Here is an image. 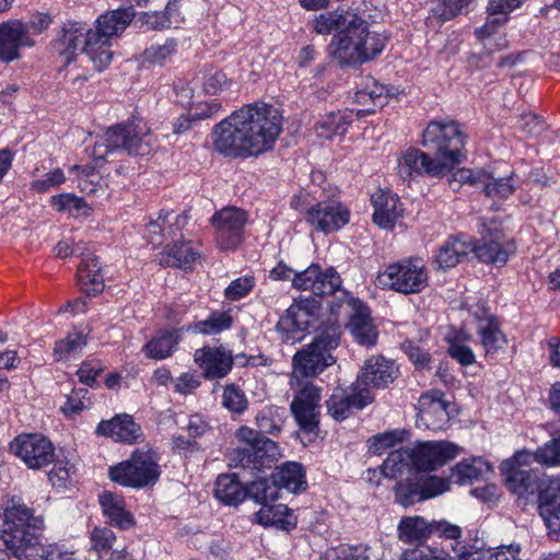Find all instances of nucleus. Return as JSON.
<instances>
[{"label": "nucleus", "instance_id": "nucleus-1", "mask_svg": "<svg viewBox=\"0 0 560 560\" xmlns=\"http://www.w3.org/2000/svg\"><path fill=\"white\" fill-rule=\"evenodd\" d=\"M281 131L280 110L256 102L242 106L217 124L212 141L215 151L224 156L249 158L272 149Z\"/></svg>", "mask_w": 560, "mask_h": 560}, {"label": "nucleus", "instance_id": "nucleus-2", "mask_svg": "<svg viewBox=\"0 0 560 560\" xmlns=\"http://www.w3.org/2000/svg\"><path fill=\"white\" fill-rule=\"evenodd\" d=\"M387 39L386 35L371 31L368 22L357 15L354 23L334 35L328 49L340 66H359L380 55Z\"/></svg>", "mask_w": 560, "mask_h": 560}, {"label": "nucleus", "instance_id": "nucleus-3", "mask_svg": "<svg viewBox=\"0 0 560 560\" xmlns=\"http://www.w3.org/2000/svg\"><path fill=\"white\" fill-rule=\"evenodd\" d=\"M45 527L43 516H35L20 499H12L3 511L1 538L18 560L27 559L39 544V532Z\"/></svg>", "mask_w": 560, "mask_h": 560}, {"label": "nucleus", "instance_id": "nucleus-4", "mask_svg": "<svg viewBox=\"0 0 560 560\" xmlns=\"http://www.w3.org/2000/svg\"><path fill=\"white\" fill-rule=\"evenodd\" d=\"M154 147L155 139L145 124H118L97 138L91 156L97 165L110 154L149 155Z\"/></svg>", "mask_w": 560, "mask_h": 560}, {"label": "nucleus", "instance_id": "nucleus-5", "mask_svg": "<svg viewBox=\"0 0 560 560\" xmlns=\"http://www.w3.org/2000/svg\"><path fill=\"white\" fill-rule=\"evenodd\" d=\"M340 330L337 326H330L318 334L314 340L302 350L298 351L293 359V371L290 377V386L303 377H315L328 366L335 364L336 359L331 351L339 345Z\"/></svg>", "mask_w": 560, "mask_h": 560}, {"label": "nucleus", "instance_id": "nucleus-6", "mask_svg": "<svg viewBox=\"0 0 560 560\" xmlns=\"http://www.w3.org/2000/svg\"><path fill=\"white\" fill-rule=\"evenodd\" d=\"M421 144L451 172L464 158L465 136L453 120H432L422 132Z\"/></svg>", "mask_w": 560, "mask_h": 560}, {"label": "nucleus", "instance_id": "nucleus-7", "mask_svg": "<svg viewBox=\"0 0 560 560\" xmlns=\"http://www.w3.org/2000/svg\"><path fill=\"white\" fill-rule=\"evenodd\" d=\"M429 275L420 258H405L389 264L378 272L376 285L383 290H393L402 294H416L427 288Z\"/></svg>", "mask_w": 560, "mask_h": 560}, {"label": "nucleus", "instance_id": "nucleus-8", "mask_svg": "<svg viewBox=\"0 0 560 560\" xmlns=\"http://www.w3.org/2000/svg\"><path fill=\"white\" fill-rule=\"evenodd\" d=\"M110 479L124 487L144 488L160 477L159 458L151 450H135L131 456L109 468Z\"/></svg>", "mask_w": 560, "mask_h": 560}, {"label": "nucleus", "instance_id": "nucleus-9", "mask_svg": "<svg viewBox=\"0 0 560 560\" xmlns=\"http://www.w3.org/2000/svg\"><path fill=\"white\" fill-rule=\"evenodd\" d=\"M235 436L245 444L240 451V462L245 469L261 471L270 468L281 457L280 447L276 442L249 427L242 425Z\"/></svg>", "mask_w": 560, "mask_h": 560}, {"label": "nucleus", "instance_id": "nucleus-10", "mask_svg": "<svg viewBox=\"0 0 560 560\" xmlns=\"http://www.w3.org/2000/svg\"><path fill=\"white\" fill-rule=\"evenodd\" d=\"M303 194L292 198L294 209L306 212V221L315 230L323 233H332L342 229L350 220V211L338 200H323L307 208L301 203Z\"/></svg>", "mask_w": 560, "mask_h": 560}, {"label": "nucleus", "instance_id": "nucleus-11", "mask_svg": "<svg viewBox=\"0 0 560 560\" xmlns=\"http://www.w3.org/2000/svg\"><path fill=\"white\" fill-rule=\"evenodd\" d=\"M318 302L315 299L295 300L280 317L277 331L282 341L295 343L304 332L315 324L318 315Z\"/></svg>", "mask_w": 560, "mask_h": 560}, {"label": "nucleus", "instance_id": "nucleus-12", "mask_svg": "<svg viewBox=\"0 0 560 560\" xmlns=\"http://www.w3.org/2000/svg\"><path fill=\"white\" fill-rule=\"evenodd\" d=\"M90 31L92 30L78 23L69 24L56 43V49L65 57L67 63L74 59L78 51L84 52L95 69L101 71L109 65L113 54H107L105 50L100 51L97 45H93L94 54H91L89 51Z\"/></svg>", "mask_w": 560, "mask_h": 560}, {"label": "nucleus", "instance_id": "nucleus-13", "mask_svg": "<svg viewBox=\"0 0 560 560\" xmlns=\"http://www.w3.org/2000/svg\"><path fill=\"white\" fill-rule=\"evenodd\" d=\"M291 388L294 395L290 409L299 428L307 433L316 432L320 418L322 387L298 381Z\"/></svg>", "mask_w": 560, "mask_h": 560}, {"label": "nucleus", "instance_id": "nucleus-14", "mask_svg": "<svg viewBox=\"0 0 560 560\" xmlns=\"http://www.w3.org/2000/svg\"><path fill=\"white\" fill-rule=\"evenodd\" d=\"M248 214L236 207H224L217 211L211 223L215 231V243L221 250L237 248L244 240Z\"/></svg>", "mask_w": 560, "mask_h": 560}, {"label": "nucleus", "instance_id": "nucleus-15", "mask_svg": "<svg viewBox=\"0 0 560 560\" xmlns=\"http://www.w3.org/2000/svg\"><path fill=\"white\" fill-rule=\"evenodd\" d=\"M136 16L135 9L130 5L108 11L96 20V28L90 31L89 51L94 54L93 45H97L100 51L112 54L110 39L119 36Z\"/></svg>", "mask_w": 560, "mask_h": 560}, {"label": "nucleus", "instance_id": "nucleus-16", "mask_svg": "<svg viewBox=\"0 0 560 560\" xmlns=\"http://www.w3.org/2000/svg\"><path fill=\"white\" fill-rule=\"evenodd\" d=\"M448 490V482L438 476H420L416 474L395 487L396 501L407 508L415 502L425 501L441 495Z\"/></svg>", "mask_w": 560, "mask_h": 560}, {"label": "nucleus", "instance_id": "nucleus-17", "mask_svg": "<svg viewBox=\"0 0 560 560\" xmlns=\"http://www.w3.org/2000/svg\"><path fill=\"white\" fill-rule=\"evenodd\" d=\"M412 463L417 474L420 471H433L454 459L459 447L445 441L422 442L409 447Z\"/></svg>", "mask_w": 560, "mask_h": 560}, {"label": "nucleus", "instance_id": "nucleus-18", "mask_svg": "<svg viewBox=\"0 0 560 560\" xmlns=\"http://www.w3.org/2000/svg\"><path fill=\"white\" fill-rule=\"evenodd\" d=\"M188 222L185 213L175 214L172 211L162 210L156 218H151L145 225V237L153 246H164L170 242H176L177 236L183 237L182 232Z\"/></svg>", "mask_w": 560, "mask_h": 560}, {"label": "nucleus", "instance_id": "nucleus-19", "mask_svg": "<svg viewBox=\"0 0 560 560\" xmlns=\"http://www.w3.org/2000/svg\"><path fill=\"white\" fill-rule=\"evenodd\" d=\"M450 402L440 390H428L418 400L417 427L443 430L450 420Z\"/></svg>", "mask_w": 560, "mask_h": 560}, {"label": "nucleus", "instance_id": "nucleus-20", "mask_svg": "<svg viewBox=\"0 0 560 560\" xmlns=\"http://www.w3.org/2000/svg\"><path fill=\"white\" fill-rule=\"evenodd\" d=\"M447 173L450 172L445 164L416 148L407 149L397 160V174L404 180L410 179L413 175L441 177Z\"/></svg>", "mask_w": 560, "mask_h": 560}, {"label": "nucleus", "instance_id": "nucleus-21", "mask_svg": "<svg viewBox=\"0 0 560 560\" xmlns=\"http://www.w3.org/2000/svg\"><path fill=\"white\" fill-rule=\"evenodd\" d=\"M374 399L372 392L354 383L346 390L341 388L335 389L329 399L326 401L328 413L338 421L345 420L353 410L363 409Z\"/></svg>", "mask_w": 560, "mask_h": 560}, {"label": "nucleus", "instance_id": "nucleus-22", "mask_svg": "<svg viewBox=\"0 0 560 560\" xmlns=\"http://www.w3.org/2000/svg\"><path fill=\"white\" fill-rule=\"evenodd\" d=\"M28 26L20 20L0 23V61L10 63L21 58V50L32 47Z\"/></svg>", "mask_w": 560, "mask_h": 560}, {"label": "nucleus", "instance_id": "nucleus-23", "mask_svg": "<svg viewBox=\"0 0 560 560\" xmlns=\"http://www.w3.org/2000/svg\"><path fill=\"white\" fill-rule=\"evenodd\" d=\"M11 448L31 469L40 468L54 458L52 444L39 434L20 435L11 444Z\"/></svg>", "mask_w": 560, "mask_h": 560}, {"label": "nucleus", "instance_id": "nucleus-24", "mask_svg": "<svg viewBox=\"0 0 560 560\" xmlns=\"http://www.w3.org/2000/svg\"><path fill=\"white\" fill-rule=\"evenodd\" d=\"M398 375V368L395 362L384 355H372L368 358L358 375L355 385L359 388L366 387L385 388L392 384Z\"/></svg>", "mask_w": 560, "mask_h": 560}, {"label": "nucleus", "instance_id": "nucleus-25", "mask_svg": "<svg viewBox=\"0 0 560 560\" xmlns=\"http://www.w3.org/2000/svg\"><path fill=\"white\" fill-rule=\"evenodd\" d=\"M480 233L483 242L481 244L472 243V252L477 258L485 264L504 266L516 250L514 242L501 234L487 240V237H491V229L486 223L481 225Z\"/></svg>", "mask_w": 560, "mask_h": 560}, {"label": "nucleus", "instance_id": "nucleus-26", "mask_svg": "<svg viewBox=\"0 0 560 560\" xmlns=\"http://www.w3.org/2000/svg\"><path fill=\"white\" fill-rule=\"evenodd\" d=\"M349 310L350 322L349 330L353 338L363 346H374L377 341L378 332L372 323L370 310L361 300L351 298L345 302Z\"/></svg>", "mask_w": 560, "mask_h": 560}, {"label": "nucleus", "instance_id": "nucleus-27", "mask_svg": "<svg viewBox=\"0 0 560 560\" xmlns=\"http://www.w3.org/2000/svg\"><path fill=\"white\" fill-rule=\"evenodd\" d=\"M100 436L109 438L115 442L136 444L143 441V432L128 413H119L109 420H102L95 430Z\"/></svg>", "mask_w": 560, "mask_h": 560}, {"label": "nucleus", "instance_id": "nucleus-28", "mask_svg": "<svg viewBox=\"0 0 560 560\" xmlns=\"http://www.w3.org/2000/svg\"><path fill=\"white\" fill-rule=\"evenodd\" d=\"M194 361L208 380L223 378L233 366V357L223 347H203L194 353Z\"/></svg>", "mask_w": 560, "mask_h": 560}, {"label": "nucleus", "instance_id": "nucleus-29", "mask_svg": "<svg viewBox=\"0 0 560 560\" xmlns=\"http://www.w3.org/2000/svg\"><path fill=\"white\" fill-rule=\"evenodd\" d=\"M471 313L478 322L477 334L486 355H493L503 350L508 339L499 328L497 318L492 316L485 305L478 306Z\"/></svg>", "mask_w": 560, "mask_h": 560}, {"label": "nucleus", "instance_id": "nucleus-30", "mask_svg": "<svg viewBox=\"0 0 560 560\" xmlns=\"http://www.w3.org/2000/svg\"><path fill=\"white\" fill-rule=\"evenodd\" d=\"M506 22L505 15L488 13L485 24L475 30L476 38L487 52L494 54L509 47V42L501 32Z\"/></svg>", "mask_w": 560, "mask_h": 560}, {"label": "nucleus", "instance_id": "nucleus-31", "mask_svg": "<svg viewBox=\"0 0 560 560\" xmlns=\"http://www.w3.org/2000/svg\"><path fill=\"white\" fill-rule=\"evenodd\" d=\"M372 202L374 223L382 229L392 230L402 213L397 195L380 190L372 196Z\"/></svg>", "mask_w": 560, "mask_h": 560}, {"label": "nucleus", "instance_id": "nucleus-32", "mask_svg": "<svg viewBox=\"0 0 560 560\" xmlns=\"http://www.w3.org/2000/svg\"><path fill=\"white\" fill-rule=\"evenodd\" d=\"M200 258L199 252L190 242H184V236H177L176 242H170L163 252L159 254L160 265L191 269Z\"/></svg>", "mask_w": 560, "mask_h": 560}, {"label": "nucleus", "instance_id": "nucleus-33", "mask_svg": "<svg viewBox=\"0 0 560 560\" xmlns=\"http://www.w3.org/2000/svg\"><path fill=\"white\" fill-rule=\"evenodd\" d=\"M98 503L103 515L110 525L120 529H128L133 526V516L126 510L125 500L120 495L109 491H102L98 494Z\"/></svg>", "mask_w": 560, "mask_h": 560}, {"label": "nucleus", "instance_id": "nucleus-34", "mask_svg": "<svg viewBox=\"0 0 560 560\" xmlns=\"http://www.w3.org/2000/svg\"><path fill=\"white\" fill-rule=\"evenodd\" d=\"M78 281L88 295H97L104 290V276L97 257L86 255L78 268Z\"/></svg>", "mask_w": 560, "mask_h": 560}, {"label": "nucleus", "instance_id": "nucleus-35", "mask_svg": "<svg viewBox=\"0 0 560 560\" xmlns=\"http://www.w3.org/2000/svg\"><path fill=\"white\" fill-rule=\"evenodd\" d=\"M272 479L279 490L285 489L291 493H299L306 489V475L303 466L296 462H288L277 468Z\"/></svg>", "mask_w": 560, "mask_h": 560}, {"label": "nucleus", "instance_id": "nucleus-36", "mask_svg": "<svg viewBox=\"0 0 560 560\" xmlns=\"http://www.w3.org/2000/svg\"><path fill=\"white\" fill-rule=\"evenodd\" d=\"M381 469L385 477L400 479L399 481H405L417 474L409 447L390 452Z\"/></svg>", "mask_w": 560, "mask_h": 560}, {"label": "nucleus", "instance_id": "nucleus-37", "mask_svg": "<svg viewBox=\"0 0 560 560\" xmlns=\"http://www.w3.org/2000/svg\"><path fill=\"white\" fill-rule=\"evenodd\" d=\"M472 243L468 238L452 237L440 247L435 261L442 269L453 268L472 253Z\"/></svg>", "mask_w": 560, "mask_h": 560}, {"label": "nucleus", "instance_id": "nucleus-38", "mask_svg": "<svg viewBox=\"0 0 560 560\" xmlns=\"http://www.w3.org/2000/svg\"><path fill=\"white\" fill-rule=\"evenodd\" d=\"M256 520L264 526L290 530L296 525L292 510L284 504H264L256 513Z\"/></svg>", "mask_w": 560, "mask_h": 560}, {"label": "nucleus", "instance_id": "nucleus-39", "mask_svg": "<svg viewBox=\"0 0 560 560\" xmlns=\"http://www.w3.org/2000/svg\"><path fill=\"white\" fill-rule=\"evenodd\" d=\"M491 471L490 464L482 457H469L457 463L451 472V478L459 485H468L482 479Z\"/></svg>", "mask_w": 560, "mask_h": 560}, {"label": "nucleus", "instance_id": "nucleus-40", "mask_svg": "<svg viewBox=\"0 0 560 560\" xmlns=\"http://www.w3.org/2000/svg\"><path fill=\"white\" fill-rule=\"evenodd\" d=\"M353 115L352 109H343L323 116L316 124L317 136L330 140L336 136L345 135L353 120Z\"/></svg>", "mask_w": 560, "mask_h": 560}, {"label": "nucleus", "instance_id": "nucleus-41", "mask_svg": "<svg viewBox=\"0 0 560 560\" xmlns=\"http://www.w3.org/2000/svg\"><path fill=\"white\" fill-rule=\"evenodd\" d=\"M179 342L178 330H166L153 337L142 348L145 357L152 360H164L171 357Z\"/></svg>", "mask_w": 560, "mask_h": 560}, {"label": "nucleus", "instance_id": "nucleus-42", "mask_svg": "<svg viewBox=\"0 0 560 560\" xmlns=\"http://www.w3.org/2000/svg\"><path fill=\"white\" fill-rule=\"evenodd\" d=\"M357 15L352 11L322 13L314 20V30L323 35L330 34L331 32L340 34L346 27H349L357 21Z\"/></svg>", "mask_w": 560, "mask_h": 560}, {"label": "nucleus", "instance_id": "nucleus-43", "mask_svg": "<svg viewBox=\"0 0 560 560\" xmlns=\"http://www.w3.org/2000/svg\"><path fill=\"white\" fill-rule=\"evenodd\" d=\"M214 497L225 505H237L246 498V490L235 475H220L215 482Z\"/></svg>", "mask_w": 560, "mask_h": 560}, {"label": "nucleus", "instance_id": "nucleus-44", "mask_svg": "<svg viewBox=\"0 0 560 560\" xmlns=\"http://www.w3.org/2000/svg\"><path fill=\"white\" fill-rule=\"evenodd\" d=\"M430 536V522L422 516H406L398 524V537L404 542H418Z\"/></svg>", "mask_w": 560, "mask_h": 560}, {"label": "nucleus", "instance_id": "nucleus-45", "mask_svg": "<svg viewBox=\"0 0 560 560\" xmlns=\"http://www.w3.org/2000/svg\"><path fill=\"white\" fill-rule=\"evenodd\" d=\"M486 179L481 183V188L487 197L491 199H506L515 191L517 179L512 173L508 177H494L485 171Z\"/></svg>", "mask_w": 560, "mask_h": 560}, {"label": "nucleus", "instance_id": "nucleus-46", "mask_svg": "<svg viewBox=\"0 0 560 560\" xmlns=\"http://www.w3.org/2000/svg\"><path fill=\"white\" fill-rule=\"evenodd\" d=\"M196 81L208 95L220 94L231 85V81L226 78L225 73L214 68L200 71L196 77Z\"/></svg>", "mask_w": 560, "mask_h": 560}, {"label": "nucleus", "instance_id": "nucleus-47", "mask_svg": "<svg viewBox=\"0 0 560 560\" xmlns=\"http://www.w3.org/2000/svg\"><path fill=\"white\" fill-rule=\"evenodd\" d=\"M232 323L229 312H213L208 318L195 323L191 330L202 335H217L229 329Z\"/></svg>", "mask_w": 560, "mask_h": 560}, {"label": "nucleus", "instance_id": "nucleus-48", "mask_svg": "<svg viewBox=\"0 0 560 560\" xmlns=\"http://www.w3.org/2000/svg\"><path fill=\"white\" fill-rule=\"evenodd\" d=\"M255 422L260 431L259 433H278L283 425V409L276 406H266L256 415Z\"/></svg>", "mask_w": 560, "mask_h": 560}, {"label": "nucleus", "instance_id": "nucleus-49", "mask_svg": "<svg viewBox=\"0 0 560 560\" xmlns=\"http://www.w3.org/2000/svg\"><path fill=\"white\" fill-rule=\"evenodd\" d=\"M246 490V494L253 498L257 503L268 504L275 502L279 498V488L275 480L258 478L252 481Z\"/></svg>", "mask_w": 560, "mask_h": 560}, {"label": "nucleus", "instance_id": "nucleus-50", "mask_svg": "<svg viewBox=\"0 0 560 560\" xmlns=\"http://www.w3.org/2000/svg\"><path fill=\"white\" fill-rule=\"evenodd\" d=\"M86 345L85 336L79 331L70 332L66 339L56 342L54 355L57 361L67 360L79 353Z\"/></svg>", "mask_w": 560, "mask_h": 560}, {"label": "nucleus", "instance_id": "nucleus-51", "mask_svg": "<svg viewBox=\"0 0 560 560\" xmlns=\"http://www.w3.org/2000/svg\"><path fill=\"white\" fill-rule=\"evenodd\" d=\"M50 203L57 211H68L73 215L90 214V208L84 199L73 194H59L52 196Z\"/></svg>", "mask_w": 560, "mask_h": 560}, {"label": "nucleus", "instance_id": "nucleus-52", "mask_svg": "<svg viewBox=\"0 0 560 560\" xmlns=\"http://www.w3.org/2000/svg\"><path fill=\"white\" fill-rule=\"evenodd\" d=\"M176 15V2L170 1L166 4L165 12H143L140 14L139 20L143 25L152 30H161L170 27Z\"/></svg>", "mask_w": 560, "mask_h": 560}, {"label": "nucleus", "instance_id": "nucleus-53", "mask_svg": "<svg viewBox=\"0 0 560 560\" xmlns=\"http://www.w3.org/2000/svg\"><path fill=\"white\" fill-rule=\"evenodd\" d=\"M404 439V431L393 430L376 434L368 441L369 452L380 456L388 448L396 446Z\"/></svg>", "mask_w": 560, "mask_h": 560}, {"label": "nucleus", "instance_id": "nucleus-54", "mask_svg": "<svg viewBox=\"0 0 560 560\" xmlns=\"http://www.w3.org/2000/svg\"><path fill=\"white\" fill-rule=\"evenodd\" d=\"M329 560H377V556L366 545L340 546L331 555Z\"/></svg>", "mask_w": 560, "mask_h": 560}, {"label": "nucleus", "instance_id": "nucleus-55", "mask_svg": "<svg viewBox=\"0 0 560 560\" xmlns=\"http://www.w3.org/2000/svg\"><path fill=\"white\" fill-rule=\"evenodd\" d=\"M92 400L89 396L86 388L73 389L67 397L65 405L61 407V411L66 417H73L81 413L83 410L90 409Z\"/></svg>", "mask_w": 560, "mask_h": 560}, {"label": "nucleus", "instance_id": "nucleus-56", "mask_svg": "<svg viewBox=\"0 0 560 560\" xmlns=\"http://www.w3.org/2000/svg\"><path fill=\"white\" fill-rule=\"evenodd\" d=\"M430 535H436L440 538L453 540L455 544L452 545V548L454 552H457V548L460 546L463 530L456 524L446 520H440L430 522Z\"/></svg>", "mask_w": 560, "mask_h": 560}, {"label": "nucleus", "instance_id": "nucleus-57", "mask_svg": "<svg viewBox=\"0 0 560 560\" xmlns=\"http://www.w3.org/2000/svg\"><path fill=\"white\" fill-rule=\"evenodd\" d=\"M222 405L229 411L241 415L247 409L248 400L245 393L238 386L229 384L223 392Z\"/></svg>", "mask_w": 560, "mask_h": 560}, {"label": "nucleus", "instance_id": "nucleus-58", "mask_svg": "<svg viewBox=\"0 0 560 560\" xmlns=\"http://www.w3.org/2000/svg\"><path fill=\"white\" fill-rule=\"evenodd\" d=\"M536 463L546 467H560V435L552 438L535 451Z\"/></svg>", "mask_w": 560, "mask_h": 560}, {"label": "nucleus", "instance_id": "nucleus-59", "mask_svg": "<svg viewBox=\"0 0 560 560\" xmlns=\"http://www.w3.org/2000/svg\"><path fill=\"white\" fill-rule=\"evenodd\" d=\"M540 515L556 539H560V503L550 500H541L539 497Z\"/></svg>", "mask_w": 560, "mask_h": 560}, {"label": "nucleus", "instance_id": "nucleus-60", "mask_svg": "<svg viewBox=\"0 0 560 560\" xmlns=\"http://www.w3.org/2000/svg\"><path fill=\"white\" fill-rule=\"evenodd\" d=\"M315 284V295H329L340 288L341 279L334 268L322 270L319 267V276Z\"/></svg>", "mask_w": 560, "mask_h": 560}, {"label": "nucleus", "instance_id": "nucleus-61", "mask_svg": "<svg viewBox=\"0 0 560 560\" xmlns=\"http://www.w3.org/2000/svg\"><path fill=\"white\" fill-rule=\"evenodd\" d=\"M471 0H438L432 7V15L442 22L450 21L459 14Z\"/></svg>", "mask_w": 560, "mask_h": 560}, {"label": "nucleus", "instance_id": "nucleus-62", "mask_svg": "<svg viewBox=\"0 0 560 560\" xmlns=\"http://www.w3.org/2000/svg\"><path fill=\"white\" fill-rule=\"evenodd\" d=\"M92 550L95 551L98 557L107 553L114 542L116 541V535L114 532L106 527H95L91 532Z\"/></svg>", "mask_w": 560, "mask_h": 560}, {"label": "nucleus", "instance_id": "nucleus-63", "mask_svg": "<svg viewBox=\"0 0 560 560\" xmlns=\"http://www.w3.org/2000/svg\"><path fill=\"white\" fill-rule=\"evenodd\" d=\"M255 287V279L245 276L233 280L224 290V296L230 301H238L247 296Z\"/></svg>", "mask_w": 560, "mask_h": 560}, {"label": "nucleus", "instance_id": "nucleus-64", "mask_svg": "<svg viewBox=\"0 0 560 560\" xmlns=\"http://www.w3.org/2000/svg\"><path fill=\"white\" fill-rule=\"evenodd\" d=\"M30 556L23 560H78L74 553L58 545H49L42 550L40 555L28 551Z\"/></svg>", "mask_w": 560, "mask_h": 560}]
</instances>
